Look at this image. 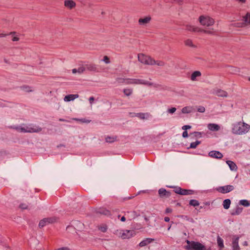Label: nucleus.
I'll return each mask as SVG.
<instances>
[{"mask_svg": "<svg viewBox=\"0 0 250 250\" xmlns=\"http://www.w3.org/2000/svg\"><path fill=\"white\" fill-rule=\"evenodd\" d=\"M232 133L236 135H243L249 132L250 125L244 122H238L232 125Z\"/></svg>", "mask_w": 250, "mask_h": 250, "instance_id": "nucleus-1", "label": "nucleus"}, {"mask_svg": "<svg viewBox=\"0 0 250 250\" xmlns=\"http://www.w3.org/2000/svg\"><path fill=\"white\" fill-rule=\"evenodd\" d=\"M186 243L185 248L187 250H206V247L198 242L187 240Z\"/></svg>", "mask_w": 250, "mask_h": 250, "instance_id": "nucleus-2", "label": "nucleus"}, {"mask_svg": "<svg viewBox=\"0 0 250 250\" xmlns=\"http://www.w3.org/2000/svg\"><path fill=\"white\" fill-rule=\"evenodd\" d=\"M25 133H39L42 131V128L36 125H24Z\"/></svg>", "mask_w": 250, "mask_h": 250, "instance_id": "nucleus-3", "label": "nucleus"}, {"mask_svg": "<svg viewBox=\"0 0 250 250\" xmlns=\"http://www.w3.org/2000/svg\"><path fill=\"white\" fill-rule=\"evenodd\" d=\"M138 61L142 63L148 65H154L155 60L150 57L145 56L143 54L138 55Z\"/></svg>", "mask_w": 250, "mask_h": 250, "instance_id": "nucleus-4", "label": "nucleus"}, {"mask_svg": "<svg viewBox=\"0 0 250 250\" xmlns=\"http://www.w3.org/2000/svg\"><path fill=\"white\" fill-rule=\"evenodd\" d=\"M126 84H144L148 86H151L153 85V83L149 82L146 81H145L142 79H129L125 82Z\"/></svg>", "mask_w": 250, "mask_h": 250, "instance_id": "nucleus-5", "label": "nucleus"}, {"mask_svg": "<svg viewBox=\"0 0 250 250\" xmlns=\"http://www.w3.org/2000/svg\"><path fill=\"white\" fill-rule=\"evenodd\" d=\"M200 23L203 26H209L213 24L214 21L213 19L207 16H201L199 18Z\"/></svg>", "mask_w": 250, "mask_h": 250, "instance_id": "nucleus-6", "label": "nucleus"}, {"mask_svg": "<svg viewBox=\"0 0 250 250\" xmlns=\"http://www.w3.org/2000/svg\"><path fill=\"white\" fill-rule=\"evenodd\" d=\"M118 234L123 239H129L135 235V232L133 230H121Z\"/></svg>", "mask_w": 250, "mask_h": 250, "instance_id": "nucleus-7", "label": "nucleus"}, {"mask_svg": "<svg viewBox=\"0 0 250 250\" xmlns=\"http://www.w3.org/2000/svg\"><path fill=\"white\" fill-rule=\"evenodd\" d=\"M234 189V187L232 185H227L225 186L219 187L217 188L216 190L223 194H226L229 193Z\"/></svg>", "mask_w": 250, "mask_h": 250, "instance_id": "nucleus-8", "label": "nucleus"}, {"mask_svg": "<svg viewBox=\"0 0 250 250\" xmlns=\"http://www.w3.org/2000/svg\"><path fill=\"white\" fill-rule=\"evenodd\" d=\"M243 22L237 23V26L243 27L247 24H250V13H248L246 16L243 17Z\"/></svg>", "mask_w": 250, "mask_h": 250, "instance_id": "nucleus-9", "label": "nucleus"}, {"mask_svg": "<svg viewBox=\"0 0 250 250\" xmlns=\"http://www.w3.org/2000/svg\"><path fill=\"white\" fill-rule=\"evenodd\" d=\"M158 193L160 197L161 198H168L171 195L170 192L167 191L163 188H161L159 189Z\"/></svg>", "mask_w": 250, "mask_h": 250, "instance_id": "nucleus-10", "label": "nucleus"}, {"mask_svg": "<svg viewBox=\"0 0 250 250\" xmlns=\"http://www.w3.org/2000/svg\"><path fill=\"white\" fill-rule=\"evenodd\" d=\"M208 156L210 157L221 159L223 157V154L218 151L213 150L208 153Z\"/></svg>", "mask_w": 250, "mask_h": 250, "instance_id": "nucleus-11", "label": "nucleus"}, {"mask_svg": "<svg viewBox=\"0 0 250 250\" xmlns=\"http://www.w3.org/2000/svg\"><path fill=\"white\" fill-rule=\"evenodd\" d=\"M239 237L234 235L232 239V248L233 250H240V248L238 245V241Z\"/></svg>", "mask_w": 250, "mask_h": 250, "instance_id": "nucleus-12", "label": "nucleus"}, {"mask_svg": "<svg viewBox=\"0 0 250 250\" xmlns=\"http://www.w3.org/2000/svg\"><path fill=\"white\" fill-rule=\"evenodd\" d=\"M84 67L85 69H87L90 71H98V68L96 64L93 63H86L84 65Z\"/></svg>", "mask_w": 250, "mask_h": 250, "instance_id": "nucleus-13", "label": "nucleus"}, {"mask_svg": "<svg viewBox=\"0 0 250 250\" xmlns=\"http://www.w3.org/2000/svg\"><path fill=\"white\" fill-rule=\"evenodd\" d=\"M208 128L212 131H217L220 130V126L217 124L210 123L208 125Z\"/></svg>", "mask_w": 250, "mask_h": 250, "instance_id": "nucleus-14", "label": "nucleus"}, {"mask_svg": "<svg viewBox=\"0 0 250 250\" xmlns=\"http://www.w3.org/2000/svg\"><path fill=\"white\" fill-rule=\"evenodd\" d=\"M79 97L78 94H69L65 96L64 98L65 102H70Z\"/></svg>", "mask_w": 250, "mask_h": 250, "instance_id": "nucleus-15", "label": "nucleus"}, {"mask_svg": "<svg viewBox=\"0 0 250 250\" xmlns=\"http://www.w3.org/2000/svg\"><path fill=\"white\" fill-rule=\"evenodd\" d=\"M242 210H243L242 208L240 207L239 206H237L235 209L231 210L230 214L231 215H233V216L238 215L241 213V212H242Z\"/></svg>", "mask_w": 250, "mask_h": 250, "instance_id": "nucleus-16", "label": "nucleus"}, {"mask_svg": "<svg viewBox=\"0 0 250 250\" xmlns=\"http://www.w3.org/2000/svg\"><path fill=\"white\" fill-rule=\"evenodd\" d=\"M226 163L229 166L230 169L231 171H236L237 169V167L235 163H234L233 161L228 160L226 161Z\"/></svg>", "mask_w": 250, "mask_h": 250, "instance_id": "nucleus-17", "label": "nucleus"}, {"mask_svg": "<svg viewBox=\"0 0 250 250\" xmlns=\"http://www.w3.org/2000/svg\"><path fill=\"white\" fill-rule=\"evenodd\" d=\"M64 5L70 9H72L76 5V3L72 0H66L64 1Z\"/></svg>", "mask_w": 250, "mask_h": 250, "instance_id": "nucleus-18", "label": "nucleus"}, {"mask_svg": "<svg viewBox=\"0 0 250 250\" xmlns=\"http://www.w3.org/2000/svg\"><path fill=\"white\" fill-rule=\"evenodd\" d=\"M151 20V17L149 16H147L145 17L144 18H140L139 20V23L141 25H145L147 23H148Z\"/></svg>", "mask_w": 250, "mask_h": 250, "instance_id": "nucleus-19", "label": "nucleus"}, {"mask_svg": "<svg viewBox=\"0 0 250 250\" xmlns=\"http://www.w3.org/2000/svg\"><path fill=\"white\" fill-rule=\"evenodd\" d=\"M154 241L153 239L152 238H146L144 239V240L142 241L140 244L139 246L140 247H144L148 245V244H150L152 242Z\"/></svg>", "mask_w": 250, "mask_h": 250, "instance_id": "nucleus-20", "label": "nucleus"}, {"mask_svg": "<svg viewBox=\"0 0 250 250\" xmlns=\"http://www.w3.org/2000/svg\"><path fill=\"white\" fill-rule=\"evenodd\" d=\"M10 128L15 129L19 132L25 133V130L24 129V125H22L11 126H10Z\"/></svg>", "mask_w": 250, "mask_h": 250, "instance_id": "nucleus-21", "label": "nucleus"}, {"mask_svg": "<svg viewBox=\"0 0 250 250\" xmlns=\"http://www.w3.org/2000/svg\"><path fill=\"white\" fill-rule=\"evenodd\" d=\"M85 70V68L84 67V65H83L78 69L74 68L72 70V72L73 74H76V73L81 74L83 73Z\"/></svg>", "mask_w": 250, "mask_h": 250, "instance_id": "nucleus-22", "label": "nucleus"}, {"mask_svg": "<svg viewBox=\"0 0 250 250\" xmlns=\"http://www.w3.org/2000/svg\"><path fill=\"white\" fill-rule=\"evenodd\" d=\"M216 94L217 95V96L219 97H228V93L226 91L221 90V89H218L216 91Z\"/></svg>", "mask_w": 250, "mask_h": 250, "instance_id": "nucleus-23", "label": "nucleus"}, {"mask_svg": "<svg viewBox=\"0 0 250 250\" xmlns=\"http://www.w3.org/2000/svg\"><path fill=\"white\" fill-rule=\"evenodd\" d=\"M231 204V201L229 199H226L224 200L223 206L225 209H228L229 208Z\"/></svg>", "mask_w": 250, "mask_h": 250, "instance_id": "nucleus-24", "label": "nucleus"}, {"mask_svg": "<svg viewBox=\"0 0 250 250\" xmlns=\"http://www.w3.org/2000/svg\"><path fill=\"white\" fill-rule=\"evenodd\" d=\"M201 75V73L199 71H194L191 75V80L192 81H195L196 80V78L198 77H200Z\"/></svg>", "mask_w": 250, "mask_h": 250, "instance_id": "nucleus-25", "label": "nucleus"}, {"mask_svg": "<svg viewBox=\"0 0 250 250\" xmlns=\"http://www.w3.org/2000/svg\"><path fill=\"white\" fill-rule=\"evenodd\" d=\"M194 193V191L191 189H182L181 194L182 195H191Z\"/></svg>", "mask_w": 250, "mask_h": 250, "instance_id": "nucleus-26", "label": "nucleus"}, {"mask_svg": "<svg viewBox=\"0 0 250 250\" xmlns=\"http://www.w3.org/2000/svg\"><path fill=\"white\" fill-rule=\"evenodd\" d=\"M186 30L193 32H198L199 28L194 27L189 24L186 25Z\"/></svg>", "mask_w": 250, "mask_h": 250, "instance_id": "nucleus-27", "label": "nucleus"}, {"mask_svg": "<svg viewBox=\"0 0 250 250\" xmlns=\"http://www.w3.org/2000/svg\"><path fill=\"white\" fill-rule=\"evenodd\" d=\"M192 111V107L191 106H186L182 108V112L184 114L189 113Z\"/></svg>", "mask_w": 250, "mask_h": 250, "instance_id": "nucleus-28", "label": "nucleus"}, {"mask_svg": "<svg viewBox=\"0 0 250 250\" xmlns=\"http://www.w3.org/2000/svg\"><path fill=\"white\" fill-rule=\"evenodd\" d=\"M98 213L106 216H108L110 214L109 211L104 208L99 209V210L98 211Z\"/></svg>", "mask_w": 250, "mask_h": 250, "instance_id": "nucleus-29", "label": "nucleus"}, {"mask_svg": "<svg viewBox=\"0 0 250 250\" xmlns=\"http://www.w3.org/2000/svg\"><path fill=\"white\" fill-rule=\"evenodd\" d=\"M239 204L240 205L243 206L245 207H248L250 206V202L248 200L245 199L240 200Z\"/></svg>", "mask_w": 250, "mask_h": 250, "instance_id": "nucleus-30", "label": "nucleus"}, {"mask_svg": "<svg viewBox=\"0 0 250 250\" xmlns=\"http://www.w3.org/2000/svg\"><path fill=\"white\" fill-rule=\"evenodd\" d=\"M167 187H168V188H174V192L176 193V194H178L181 195L182 188H181L180 187H179L169 186H167Z\"/></svg>", "mask_w": 250, "mask_h": 250, "instance_id": "nucleus-31", "label": "nucleus"}, {"mask_svg": "<svg viewBox=\"0 0 250 250\" xmlns=\"http://www.w3.org/2000/svg\"><path fill=\"white\" fill-rule=\"evenodd\" d=\"M217 242L218 246L220 248L222 249L224 248V246L223 240L219 236H217Z\"/></svg>", "mask_w": 250, "mask_h": 250, "instance_id": "nucleus-32", "label": "nucleus"}, {"mask_svg": "<svg viewBox=\"0 0 250 250\" xmlns=\"http://www.w3.org/2000/svg\"><path fill=\"white\" fill-rule=\"evenodd\" d=\"M117 137L116 136H107L105 138V141L107 143H113L116 140Z\"/></svg>", "mask_w": 250, "mask_h": 250, "instance_id": "nucleus-33", "label": "nucleus"}, {"mask_svg": "<svg viewBox=\"0 0 250 250\" xmlns=\"http://www.w3.org/2000/svg\"><path fill=\"white\" fill-rule=\"evenodd\" d=\"M189 204L190 206L196 207L199 205V202L196 200L192 199L189 201Z\"/></svg>", "mask_w": 250, "mask_h": 250, "instance_id": "nucleus-34", "label": "nucleus"}, {"mask_svg": "<svg viewBox=\"0 0 250 250\" xmlns=\"http://www.w3.org/2000/svg\"><path fill=\"white\" fill-rule=\"evenodd\" d=\"M201 144V141H196L195 142H192L190 144V146L188 148H195L198 145Z\"/></svg>", "mask_w": 250, "mask_h": 250, "instance_id": "nucleus-35", "label": "nucleus"}, {"mask_svg": "<svg viewBox=\"0 0 250 250\" xmlns=\"http://www.w3.org/2000/svg\"><path fill=\"white\" fill-rule=\"evenodd\" d=\"M185 44L187 46H189L190 47L195 48L196 46L193 44L192 42L190 39H188L186 41H185Z\"/></svg>", "mask_w": 250, "mask_h": 250, "instance_id": "nucleus-36", "label": "nucleus"}, {"mask_svg": "<svg viewBox=\"0 0 250 250\" xmlns=\"http://www.w3.org/2000/svg\"><path fill=\"white\" fill-rule=\"evenodd\" d=\"M123 92L127 96H129L132 93V89L129 88L124 89Z\"/></svg>", "mask_w": 250, "mask_h": 250, "instance_id": "nucleus-37", "label": "nucleus"}, {"mask_svg": "<svg viewBox=\"0 0 250 250\" xmlns=\"http://www.w3.org/2000/svg\"><path fill=\"white\" fill-rule=\"evenodd\" d=\"M146 116H148L147 114H145L142 113H137L136 116L138 117L141 119H147V118L146 117Z\"/></svg>", "mask_w": 250, "mask_h": 250, "instance_id": "nucleus-38", "label": "nucleus"}, {"mask_svg": "<svg viewBox=\"0 0 250 250\" xmlns=\"http://www.w3.org/2000/svg\"><path fill=\"white\" fill-rule=\"evenodd\" d=\"M47 220H45V218L41 220L40 222H39V227L42 228L44 226H45V225H47V222H46Z\"/></svg>", "mask_w": 250, "mask_h": 250, "instance_id": "nucleus-39", "label": "nucleus"}, {"mask_svg": "<svg viewBox=\"0 0 250 250\" xmlns=\"http://www.w3.org/2000/svg\"><path fill=\"white\" fill-rule=\"evenodd\" d=\"M45 220H47L46 221L47 224H50V223H53L56 221V218L55 217H50V218H45Z\"/></svg>", "mask_w": 250, "mask_h": 250, "instance_id": "nucleus-40", "label": "nucleus"}, {"mask_svg": "<svg viewBox=\"0 0 250 250\" xmlns=\"http://www.w3.org/2000/svg\"><path fill=\"white\" fill-rule=\"evenodd\" d=\"M74 225L77 226L79 229H82L83 226V224L79 221H75L73 223Z\"/></svg>", "mask_w": 250, "mask_h": 250, "instance_id": "nucleus-41", "label": "nucleus"}, {"mask_svg": "<svg viewBox=\"0 0 250 250\" xmlns=\"http://www.w3.org/2000/svg\"><path fill=\"white\" fill-rule=\"evenodd\" d=\"M192 134L194 135V136L196 138H201L202 137V135L203 134H204V133L203 132H194L193 133H191Z\"/></svg>", "mask_w": 250, "mask_h": 250, "instance_id": "nucleus-42", "label": "nucleus"}, {"mask_svg": "<svg viewBox=\"0 0 250 250\" xmlns=\"http://www.w3.org/2000/svg\"><path fill=\"white\" fill-rule=\"evenodd\" d=\"M129 80V79H125L122 78H117L116 79V81L119 83H125L127 82V80Z\"/></svg>", "mask_w": 250, "mask_h": 250, "instance_id": "nucleus-43", "label": "nucleus"}, {"mask_svg": "<svg viewBox=\"0 0 250 250\" xmlns=\"http://www.w3.org/2000/svg\"><path fill=\"white\" fill-rule=\"evenodd\" d=\"M21 88L25 92H31L32 91L31 87L28 86H23Z\"/></svg>", "mask_w": 250, "mask_h": 250, "instance_id": "nucleus-44", "label": "nucleus"}, {"mask_svg": "<svg viewBox=\"0 0 250 250\" xmlns=\"http://www.w3.org/2000/svg\"><path fill=\"white\" fill-rule=\"evenodd\" d=\"M74 120H77V121H80L82 122V123H89L91 122L90 120L86 119L85 118H83L81 119H74Z\"/></svg>", "mask_w": 250, "mask_h": 250, "instance_id": "nucleus-45", "label": "nucleus"}, {"mask_svg": "<svg viewBox=\"0 0 250 250\" xmlns=\"http://www.w3.org/2000/svg\"><path fill=\"white\" fill-rule=\"evenodd\" d=\"M198 32H203L205 33L209 34H213V32L210 31V30H204L202 29H199Z\"/></svg>", "mask_w": 250, "mask_h": 250, "instance_id": "nucleus-46", "label": "nucleus"}, {"mask_svg": "<svg viewBox=\"0 0 250 250\" xmlns=\"http://www.w3.org/2000/svg\"><path fill=\"white\" fill-rule=\"evenodd\" d=\"M154 64H156L158 66H163L165 65V63L163 61H155Z\"/></svg>", "mask_w": 250, "mask_h": 250, "instance_id": "nucleus-47", "label": "nucleus"}, {"mask_svg": "<svg viewBox=\"0 0 250 250\" xmlns=\"http://www.w3.org/2000/svg\"><path fill=\"white\" fill-rule=\"evenodd\" d=\"M127 214L130 215L129 216V217L131 218L130 219H131L132 218H134L135 217H136L137 216V214H136V212L135 211H133V212H127Z\"/></svg>", "mask_w": 250, "mask_h": 250, "instance_id": "nucleus-48", "label": "nucleus"}, {"mask_svg": "<svg viewBox=\"0 0 250 250\" xmlns=\"http://www.w3.org/2000/svg\"><path fill=\"white\" fill-rule=\"evenodd\" d=\"M199 112L204 113L205 111V108L204 106H200L197 109Z\"/></svg>", "mask_w": 250, "mask_h": 250, "instance_id": "nucleus-49", "label": "nucleus"}, {"mask_svg": "<svg viewBox=\"0 0 250 250\" xmlns=\"http://www.w3.org/2000/svg\"><path fill=\"white\" fill-rule=\"evenodd\" d=\"M99 229L103 232H105L107 230V227L105 225H103L99 228Z\"/></svg>", "mask_w": 250, "mask_h": 250, "instance_id": "nucleus-50", "label": "nucleus"}, {"mask_svg": "<svg viewBox=\"0 0 250 250\" xmlns=\"http://www.w3.org/2000/svg\"><path fill=\"white\" fill-rule=\"evenodd\" d=\"M176 110V108L175 107H172L167 110V112L170 114H173Z\"/></svg>", "mask_w": 250, "mask_h": 250, "instance_id": "nucleus-51", "label": "nucleus"}, {"mask_svg": "<svg viewBox=\"0 0 250 250\" xmlns=\"http://www.w3.org/2000/svg\"><path fill=\"white\" fill-rule=\"evenodd\" d=\"M103 61L106 64H108L110 63L109 58L106 56H105L104 57Z\"/></svg>", "mask_w": 250, "mask_h": 250, "instance_id": "nucleus-52", "label": "nucleus"}, {"mask_svg": "<svg viewBox=\"0 0 250 250\" xmlns=\"http://www.w3.org/2000/svg\"><path fill=\"white\" fill-rule=\"evenodd\" d=\"M191 128V126L189 125H185L182 126V128L184 131H187V129H190Z\"/></svg>", "mask_w": 250, "mask_h": 250, "instance_id": "nucleus-53", "label": "nucleus"}, {"mask_svg": "<svg viewBox=\"0 0 250 250\" xmlns=\"http://www.w3.org/2000/svg\"><path fill=\"white\" fill-rule=\"evenodd\" d=\"M20 208L22 209H27L28 206L25 204H21L20 205Z\"/></svg>", "mask_w": 250, "mask_h": 250, "instance_id": "nucleus-54", "label": "nucleus"}, {"mask_svg": "<svg viewBox=\"0 0 250 250\" xmlns=\"http://www.w3.org/2000/svg\"><path fill=\"white\" fill-rule=\"evenodd\" d=\"M188 133L187 131H184L183 132L182 136L183 138H187L188 137Z\"/></svg>", "mask_w": 250, "mask_h": 250, "instance_id": "nucleus-55", "label": "nucleus"}, {"mask_svg": "<svg viewBox=\"0 0 250 250\" xmlns=\"http://www.w3.org/2000/svg\"><path fill=\"white\" fill-rule=\"evenodd\" d=\"M232 68V70L230 71L231 73H237V72H239V70L238 69L233 68Z\"/></svg>", "mask_w": 250, "mask_h": 250, "instance_id": "nucleus-56", "label": "nucleus"}, {"mask_svg": "<svg viewBox=\"0 0 250 250\" xmlns=\"http://www.w3.org/2000/svg\"><path fill=\"white\" fill-rule=\"evenodd\" d=\"M95 99L93 97H91L89 98V103L91 104H92L93 103V102L94 101Z\"/></svg>", "mask_w": 250, "mask_h": 250, "instance_id": "nucleus-57", "label": "nucleus"}, {"mask_svg": "<svg viewBox=\"0 0 250 250\" xmlns=\"http://www.w3.org/2000/svg\"><path fill=\"white\" fill-rule=\"evenodd\" d=\"M56 250H69V249L67 247H62V248L58 249Z\"/></svg>", "mask_w": 250, "mask_h": 250, "instance_id": "nucleus-58", "label": "nucleus"}, {"mask_svg": "<svg viewBox=\"0 0 250 250\" xmlns=\"http://www.w3.org/2000/svg\"><path fill=\"white\" fill-rule=\"evenodd\" d=\"M172 211V209L170 208H167L166 209V213H170Z\"/></svg>", "mask_w": 250, "mask_h": 250, "instance_id": "nucleus-59", "label": "nucleus"}, {"mask_svg": "<svg viewBox=\"0 0 250 250\" xmlns=\"http://www.w3.org/2000/svg\"><path fill=\"white\" fill-rule=\"evenodd\" d=\"M164 220H165V221H166V222H169V221L170 219H169V217H165V218H164Z\"/></svg>", "mask_w": 250, "mask_h": 250, "instance_id": "nucleus-60", "label": "nucleus"}, {"mask_svg": "<svg viewBox=\"0 0 250 250\" xmlns=\"http://www.w3.org/2000/svg\"><path fill=\"white\" fill-rule=\"evenodd\" d=\"M19 40V38L17 37H14L12 39L13 41H18Z\"/></svg>", "mask_w": 250, "mask_h": 250, "instance_id": "nucleus-61", "label": "nucleus"}, {"mask_svg": "<svg viewBox=\"0 0 250 250\" xmlns=\"http://www.w3.org/2000/svg\"><path fill=\"white\" fill-rule=\"evenodd\" d=\"M121 221H122V222H124L125 221V216H123L121 218Z\"/></svg>", "mask_w": 250, "mask_h": 250, "instance_id": "nucleus-62", "label": "nucleus"}, {"mask_svg": "<svg viewBox=\"0 0 250 250\" xmlns=\"http://www.w3.org/2000/svg\"><path fill=\"white\" fill-rule=\"evenodd\" d=\"M7 35V34H0V38L1 37H4Z\"/></svg>", "mask_w": 250, "mask_h": 250, "instance_id": "nucleus-63", "label": "nucleus"}, {"mask_svg": "<svg viewBox=\"0 0 250 250\" xmlns=\"http://www.w3.org/2000/svg\"><path fill=\"white\" fill-rule=\"evenodd\" d=\"M73 229V228L72 227H70V226H68L67 228H66V229L67 230H69V229Z\"/></svg>", "mask_w": 250, "mask_h": 250, "instance_id": "nucleus-64", "label": "nucleus"}]
</instances>
